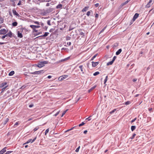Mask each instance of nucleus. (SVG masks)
<instances>
[{"instance_id": "obj_1", "label": "nucleus", "mask_w": 154, "mask_h": 154, "mask_svg": "<svg viewBox=\"0 0 154 154\" xmlns=\"http://www.w3.org/2000/svg\"><path fill=\"white\" fill-rule=\"evenodd\" d=\"M93 116V115H92L86 118L84 122H82L81 123L79 124V125H84L86 124V123L88 121H90L91 120H94L95 119L94 118H92Z\"/></svg>"}, {"instance_id": "obj_2", "label": "nucleus", "mask_w": 154, "mask_h": 154, "mask_svg": "<svg viewBox=\"0 0 154 154\" xmlns=\"http://www.w3.org/2000/svg\"><path fill=\"white\" fill-rule=\"evenodd\" d=\"M48 62L47 61H41L38 63L37 64L35 65L38 67L41 68L44 66L45 64H48Z\"/></svg>"}, {"instance_id": "obj_3", "label": "nucleus", "mask_w": 154, "mask_h": 154, "mask_svg": "<svg viewBox=\"0 0 154 154\" xmlns=\"http://www.w3.org/2000/svg\"><path fill=\"white\" fill-rule=\"evenodd\" d=\"M44 72V71L43 70H41L38 71H36L34 72H32L31 73L32 74H41L43 73Z\"/></svg>"}, {"instance_id": "obj_4", "label": "nucleus", "mask_w": 154, "mask_h": 154, "mask_svg": "<svg viewBox=\"0 0 154 154\" xmlns=\"http://www.w3.org/2000/svg\"><path fill=\"white\" fill-rule=\"evenodd\" d=\"M8 32V30H6L5 29H2L0 30V35H5Z\"/></svg>"}, {"instance_id": "obj_5", "label": "nucleus", "mask_w": 154, "mask_h": 154, "mask_svg": "<svg viewBox=\"0 0 154 154\" xmlns=\"http://www.w3.org/2000/svg\"><path fill=\"white\" fill-rule=\"evenodd\" d=\"M36 138H37V137H35L32 140V139H30L28 140L26 142L24 143L23 144V145H24L26 144H28L30 142H31V143H33V142H34Z\"/></svg>"}, {"instance_id": "obj_6", "label": "nucleus", "mask_w": 154, "mask_h": 154, "mask_svg": "<svg viewBox=\"0 0 154 154\" xmlns=\"http://www.w3.org/2000/svg\"><path fill=\"white\" fill-rule=\"evenodd\" d=\"M67 77H68L67 75H63L61 76H60L58 78V80L59 81H62L64 79L66 78Z\"/></svg>"}, {"instance_id": "obj_7", "label": "nucleus", "mask_w": 154, "mask_h": 154, "mask_svg": "<svg viewBox=\"0 0 154 154\" xmlns=\"http://www.w3.org/2000/svg\"><path fill=\"white\" fill-rule=\"evenodd\" d=\"M131 0H127L125 2L122 3L120 6L119 8H122L123 6L127 4Z\"/></svg>"}, {"instance_id": "obj_8", "label": "nucleus", "mask_w": 154, "mask_h": 154, "mask_svg": "<svg viewBox=\"0 0 154 154\" xmlns=\"http://www.w3.org/2000/svg\"><path fill=\"white\" fill-rule=\"evenodd\" d=\"M139 15V14L138 13L135 14L132 19L133 22H134L136 20V19L138 17Z\"/></svg>"}, {"instance_id": "obj_9", "label": "nucleus", "mask_w": 154, "mask_h": 154, "mask_svg": "<svg viewBox=\"0 0 154 154\" xmlns=\"http://www.w3.org/2000/svg\"><path fill=\"white\" fill-rule=\"evenodd\" d=\"M12 12L15 15H16L17 16L19 17L20 15L19 14L16 12V11L15 9H13L12 10Z\"/></svg>"}, {"instance_id": "obj_10", "label": "nucleus", "mask_w": 154, "mask_h": 154, "mask_svg": "<svg viewBox=\"0 0 154 154\" xmlns=\"http://www.w3.org/2000/svg\"><path fill=\"white\" fill-rule=\"evenodd\" d=\"M92 66L93 67H95L99 63L98 62H94V61H92L91 62Z\"/></svg>"}, {"instance_id": "obj_11", "label": "nucleus", "mask_w": 154, "mask_h": 154, "mask_svg": "<svg viewBox=\"0 0 154 154\" xmlns=\"http://www.w3.org/2000/svg\"><path fill=\"white\" fill-rule=\"evenodd\" d=\"M17 36L20 38H22L23 37V35L20 32V31H17Z\"/></svg>"}, {"instance_id": "obj_12", "label": "nucleus", "mask_w": 154, "mask_h": 154, "mask_svg": "<svg viewBox=\"0 0 154 154\" xmlns=\"http://www.w3.org/2000/svg\"><path fill=\"white\" fill-rule=\"evenodd\" d=\"M53 11V9L51 8H49L48 9H47L46 10V12L47 13H49Z\"/></svg>"}, {"instance_id": "obj_13", "label": "nucleus", "mask_w": 154, "mask_h": 154, "mask_svg": "<svg viewBox=\"0 0 154 154\" xmlns=\"http://www.w3.org/2000/svg\"><path fill=\"white\" fill-rule=\"evenodd\" d=\"M6 151V147L3 148L0 151V154H3Z\"/></svg>"}, {"instance_id": "obj_14", "label": "nucleus", "mask_w": 154, "mask_h": 154, "mask_svg": "<svg viewBox=\"0 0 154 154\" xmlns=\"http://www.w3.org/2000/svg\"><path fill=\"white\" fill-rule=\"evenodd\" d=\"M97 86L96 85H95L93 87H91L90 89L88 91V92H90L92 91Z\"/></svg>"}, {"instance_id": "obj_15", "label": "nucleus", "mask_w": 154, "mask_h": 154, "mask_svg": "<svg viewBox=\"0 0 154 154\" xmlns=\"http://www.w3.org/2000/svg\"><path fill=\"white\" fill-rule=\"evenodd\" d=\"M122 50L121 49H119L116 52V54L117 55H119L122 52Z\"/></svg>"}, {"instance_id": "obj_16", "label": "nucleus", "mask_w": 154, "mask_h": 154, "mask_svg": "<svg viewBox=\"0 0 154 154\" xmlns=\"http://www.w3.org/2000/svg\"><path fill=\"white\" fill-rule=\"evenodd\" d=\"M153 3H149V2L146 5V8H149L150 7V6L153 4Z\"/></svg>"}, {"instance_id": "obj_17", "label": "nucleus", "mask_w": 154, "mask_h": 154, "mask_svg": "<svg viewBox=\"0 0 154 154\" xmlns=\"http://www.w3.org/2000/svg\"><path fill=\"white\" fill-rule=\"evenodd\" d=\"M89 8V7L86 6L82 10V12H85Z\"/></svg>"}, {"instance_id": "obj_18", "label": "nucleus", "mask_w": 154, "mask_h": 154, "mask_svg": "<svg viewBox=\"0 0 154 154\" xmlns=\"http://www.w3.org/2000/svg\"><path fill=\"white\" fill-rule=\"evenodd\" d=\"M8 36L10 38H11L12 37V33L11 31H10L8 33H7Z\"/></svg>"}, {"instance_id": "obj_19", "label": "nucleus", "mask_w": 154, "mask_h": 154, "mask_svg": "<svg viewBox=\"0 0 154 154\" xmlns=\"http://www.w3.org/2000/svg\"><path fill=\"white\" fill-rule=\"evenodd\" d=\"M79 68L80 69L81 71L82 72V73L83 74L84 73V72L83 71V66L82 65H80L79 67Z\"/></svg>"}, {"instance_id": "obj_20", "label": "nucleus", "mask_w": 154, "mask_h": 154, "mask_svg": "<svg viewBox=\"0 0 154 154\" xmlns=\"http://www.w3.org/2000/svg\"><path fill=\"white\" fill-rule=\"evenodd\" d=\"M62 7L63 5L62 4H59L56 6V8L57 9L61 8Z\"/></svg>"}, {"instance_id": "obj_21", "label": "nucleus", "mask_w": 154, "mask_h": 154, "mask_svg": "<svg viewBox=\"0 0 154 154\" xmlns=\"http://www.w3.org/2000/svg\"><path fill=\"white\" fill-rule=\"evenodd\" d=\"M49 34V33L48 32H45L44 34L40 36V37H46Z\"/></svg>"}, {"instance_id": "obj_22", "label": "nucleus", "mask_w": 154, "mask_h": 154, "mask_svg": "<svg viewBox=\"0 0 154 154\" xmlns=\"http://www.w3.org/2000/svg\"><path fill=\"white\" fill-rule=\"evenodd\" d=\"M7 83L6 82L2 83L1 84V85H0V87H4V86H5L7 85Z\"/></svg>"}, {"instance_id": "obj_23", "label": "nucleus", "mask_w": 154, "mask_h": 154, "mask_svg": "<svg viewBox=\"0 0 154 154\" xmlns=\"http://www.w3.org/2000/svg\"><path fill=\"white\" fill-rule=\"evenodd\" d=\"M113 62H114L113 61V60H112L111 61L107 63L106 65L107 66L111 65L113 64Z\"/></svg>"}, {"instance_id": "obj_24", "label": "nucleus", "mask_w": 154, "mask_h": 154, "mask_svg": "<svg viewBox=\"0 0 154 154\" xmlns=\"http://www.w3.org/2000/svg\"><path fill=\"white\" fill-rule=\"evenodd\" d=\"M14 73V71H11V72H10L9 73V76H12L13 75Z\"/></svg>"}, {"instance_id": "obj_25", "label": "nucleus", "mask_w": 154, "mask_h": 154, "mask_svg": "<svg viewBox=\"0 0 154 154\" xmlns=\"http://www.w3.org/2000/svg\"><path fill=\"white\" fill-rule=\"evenodd\" d=\"M17 25V22H14L12 23V25L14 26H16Z\"/></svg>"}, {"instance_id": "obj_26", "label": "nucleus", "mask_w": 154, "mask_h": 154, "mask_svg": "<svg viewBox=\"0 0 154 154\" xmlns=\"http://www.w3.org/2000/svg\"><path fill=\"white\" fill-rule=\"evenodd\" d=\"M91 12H92V11L90 10L89 11L87 12L86 15L87 16H89L90 15Z\"/></svg>"}, {"instance_id": "obj_27", "label": "nucleus", "mask_w": 154, "mask_h": 154, "mask_svg": "<svg viewBox=\"0 0 154 154\" xmlns=\"http://www.w3.org/2000/svg\"><path fill=\"white\" fill-rule=\"evenodd\" d=\"M9 119L8 118H6L4 123V125H5L7 123Z\"/></svg>"}, {"instance_id": "obj_28", "label": "nucleus", "mask_w": 154, "mask_h": 154, "mask_svg": "<svg viewBox=\"0 0 154 154\" xmlns=\"http://www.w3.org/2000/svg\"><path fill=\"white\" fill-rule=\"evenodd\" d=\"M100 72H96L93 74L94 76H96L97 75L99 74Z\"/></svg>"}, {"instance_id": "obj_29", "label": "nucleus", "mask_w": 154, "mask_h": 154, "mask_svg": "<svg viewBox=\"0 0 154 154\" xmlns=\"http://www.w3.org/2000/svg\"><path fill=\"white\" fill-rule=\"evenodd\" d=\"M136 128L135 126H131V129L132 131H133Z\"/></svg>"}, {"instance_id": "obj_30", "label": "nucleus", "mask_w": 154, "mask_h": 154, "mask_svg": "<svg viewBox=\"0 0 154 154\" xmlns=\"http://www.w3.org/2000/svg\"><path fill=\"white\" fill-rule=\"evenodd\" d=\"M97 54H95L91 59V60H94V59L97 56Z\"/></svg>"}, {"instance_id": "obj_31", "label": "nucleus", "mask_w": 154, "mask_h": 154, "mask_svg": "<svg viewBox=\"0 0 154 154\" xmlns=\"http://www.w3.org/2000/svg\"><path fill=\"white\" fill-rule=\"evenodd\" d=\"M136 134H134V133L133 134L132 136L130 138H131V139H134V137L136 136Z\"/></svg>"}, {"instance_id": "obj_32", "label": "nucleus", "mask_w": 154, "mask_h": 154, "mask_svg": "<svg viewBox=\"0 0 154 154\" xmlns=\"http://www.w3.org/2000/svg\"><path fill=\"white\" fill-rule=\"evenodd\" d=\"M131 103V102L130 101H128L126 102L125 103V104L126 105H129Z\"/></svg>"}, {"instance_id": "obj_33", "label": "nucleus", "mask_w": 154, "mask_h": 154, "mask_svg": "<svg viewBox=\"0 0 154 154\" xmlns=\"http://www.w3.org/2000/svg\"><path fill=\"white\" fill-rule=\"evenodd\" d=\"M118 43H115L113 45V48H115L116 47H117L118 46Z\"/></svg>"}, {"instance_id": "obj_34", "label": "nucleus", "mask_w": 154, "mask_h": 154, "mask_svg": "<svg viewBox=\"0 0 154 154\" xmlns=\"http://www.w3.org/2000/svg\"><path fill=\"white\" fill-rule=\"evenodd\" d=\"M107 79H108V76H106L105 78V79L104 80V84H105L106 83V81H107Z\"/></svg>"}, {"instance_id": "obj_35", "label": "nucleus", "mask_w": 154, "mask_h": 154, "mask_svg": "<svg viewBox=\"0 0 154 154\" xmlns=\"http://www.w3.org/2000/svg\"><path fill=\"white\" fill-rule=\"evenodd\" d=\"M79 35H82V37L83 36H84V33L82 32H80V33H79Z\"/></svg>"}, {"instance_id": "obj_36", "label": "nucleus", "mask_w": 154, "mask_h": 154, "mask_svg": "<svg viewBox=\"0 0 154 154\" xmlns=\"http://www.w3.org/2000/svg\"><path fill=\"white\" fill-rule=\"evenodd\" d=\"M19 29L20 30L19 31H20V32L22 33V32L23 31V28H20Z\"/></svg>"}, {"instance_id": "obj_37", "label": "nucleus", "mask_w": 154, "mask_h": 154, "mask_svg": "<svg viewBox=\"0 0 154 154\" xmlns=\"http://www.w3.org/2000/svg\"><path fill=\"white\" fill-rule=\"evenodd\" d=\"M4 20L2 19V18L0 17V23H2L3 22Z\"/></svg>"}, {"instance_id": "obj_38", "label": "nucleus", "mask_w": 154, "mask_h": 154, "mask_svg": "<svg viewBox=\"0 0 154 154\" xmlns=\"http://www.w3.org/2000/svg\"><path fill=\"white\" fill-rule=\"evenodd\" d=\"M80 148V146H79L75 150V151L76 152H78L79 151V149Z\"/></svg>"}, {"instance_id": "obj_39", "label": "nucleus", "mask_w": 154, "mask_h": 154, "mask_svg": "<svg viewBox=\"0 0 154 154\" xmlns=\"http://www.w3.org/2000/svg\"><path fill=\"white\" fill-rule=\"evenodd\" d=\"M20 122H18L15 123L14 125H20Z\"/></svg>"}, {"instance_id": "obj_40", "label": "nucleus", "mask_w": 154, "mask_h": 154, "mask_svg": "<svg viewBox=\"0 0 154 154\" xmlns=\"http://www.w3.org/2000/svg\"><path fill=\"white\" fill-rule=\"evenodd\" d=\"M30 27H31L33 29H34V28H35V25H30Z\"/></svg>"}, {"instance_id": "obj_41", "label": "nucleus", "mask_w": 154, "mask_h": 154, "mask_svg": "<svg viewBox=\"0 0 154 154\" xmlns=\"http://www.w3.org/2000/svg\"><path fill=\"white\" fill-rule=\"evenodd\" d=\"M106 27H104L100 31V33L103 32L104 31V30L106 29Z\"/></svg>"}, {"instance_id": "obj_42", "label": "nucleus", "mask_w": 154, "mask_h": 154, "mask_svg": "<svg viewBox=\"0 0 154 154\" xmlns=\"http://www.w3.org/2000/svg\"><path fill=\"white\" fill-rule=\"evenodd\" d=\"M33 22L36 24H37L38 25H40V23L38 21H33Z\"/></svg>"}, {"instance_id": "obj_43", "label": "nucleus", "mask_w": 154, "mask_h": 154, "mask_svg": "<svg viewBox=\"0 0 154 154\" xmlns=\"http://www.w3.org/2000/svg\"><path fill=\"white\" fill-rule=\"evenodd\" d=\"M49 129H47L45 131V134L46 135L49 132Z\"/></svg>"}, {"instance_id": "obj_44", "label": "nucleus", "mask_w": 154, "mask_h": 154, "mask_svg": "<svg viewBox=\"0 0 154 154\" xmlns=\"http://www.w3.org/2000/svg\"><path fill=\"white\" fill-rule=\"evenodd\" d=\"M7 87V86H5L4 88H3L2 89V92H3L5 90V88Z\"/></svg>"}, {"instance_id": "obj_45", "label": "nucleus", "mask_w": 154, "mask_h": 154, "mask_svg": "<svg viewBox=\"0 0 154 154\" xmlns=\"http://www.w3.org/2000/svg\"><path fill=\"white\" fill-rule=\"evenodd\" d=\"M47 24H48V25H49L50 26L51 25L50 20H48L47 21Z\"/></svg>"}, {"instance_id": "obj_46", "label": "nucleus", "mask_w": 154, "mask_h": 154, "mask_svg": "<svg viewBox=\"0 0 154 154\" xmlns=\"http://www.w3.org/2000/svg\"><path fill=\"white\" fill-rule=\"evenodd\" d=\"M70 38H71L69 36H67V37H66V40H70Z\"/></svg>"}, {"instance_id": "obj_47", "label": "nucleus", "mask_w": 154, "mask_h": 154, "mask_svg": "<svg viewBox=\"0 0 154 154\" xmlns=\"http://www.w3.org/2000/svg\"><path fill=\"white\" fill-rule=\"evenodd\" d=\"M39 128L38 127H37L34 129V131H37Z\"/></svg>"}, {"instance_id": "obj_48", "label": "nucleus", "mask_w": 154, "mask_h": 154, "mask_svg": "<svg viewBox=\"0 0 154 154\" xmlns=\"http://www.w3.org/2000/svg\"><path fill=\"white\" fill-rule=\"evenodd\" d=\"M136 119H137V118H135L134 119H133L131 121V122L132 123V122H134L136 120Z\"/></svg>"}, {"instance_id": "obj_49", "label": "nucleus", "mask_w": 154, "mask_h": 154, "mask_svg": "<svg viewBox=\"0 0 154 154\" xmlns=\"http://www.w3.org/2000/svg\"><path fill=\"white\" fill-rule=\"evenodd\" d=\"M74 29V28L72 27L71 26H70L69 28V31H71L72 30Z\"/></svg>"}, {"instance_id": "obj_50", "label": "nucleus", "mask_w": 154, "mask_h": 154, "mask_svg": "<svg viewBox=\"0 0 154 154\" xmlns=\"http://www.w3.org/2000/svg\"><path fill=\"white\" fill-rule=\"evenodd\" d=\"M116 56H114L113 57V59H112V60H113V61L114 62V61L115 60H116Z\"/></svg>"}, {"instance_id": "obj_51", "label": "nucleus", "mask_w": 154, "mask_h": 154, "mask_svg": "<svg viewBox=\"0 0 154 154\" xmlns=\"http://www.w3.org/2000/svg\"><path fill=\"white\" fill-rule=\"evenodd\" d=\"M59 112H60V111H58V112H57L55 114H54V115L55 116H57L59 113Z\"/></svg>"}, {"instance_id": "obj_52", "label": "nucleus", "mask_w": 154, "mask_h": 154, "mask_svg": "<svg viewBox=\"0 0 154 154\" xmlns=\"http://www.w3.org/2000/svg\"><path fill=\"white\" fill-rule=\"evenodd\" d=\"M48 28V26H45L44 27H43V29H45V30H46H46H47V29Z\"/></svg>"}, {"instance_id": "obj_53", "label": "nucleus", "mask_w": 154, "mask_h": 154, "mask_svg": "<svg viewBox=\"0 0 154 154\" xmlns=\"http://www.w3.org/2000/svg\"><path fill=\"white\" fill-rule=\"evenodd\" d=\"M116 109H113V110H112V111H111L110 112V113L111 114H112L114 112L116 111Z\"/></svg>"}, {"instance_id": "obj_54", "label": "nucleus", "mask_w": 154, "mask_h": 154, "mask_svg": "<svg viewBox=\"0 0 154 154\" xmlns=\"http://www.w3.org/2000/svg\"><path fill=\"white\" fill-rule=\"evenodd\" d=\"M21 5V1L20 0L19 1V2L17 4L18 5Z\"/></svg>"}, {"instance_id": "obj_55", "label": "nucleus", "mask_w": 154, "mask_h": 154, "mask_svg": "<svg viewBox=\"0 0 154 154\" xmlns=\"http://www.w3.org/2000/svg\"><path fill=\"white\" fill-rule=\"evenodd\" d=\"M99 16V15L97 13L95 15V17L96 18H98Z\"/></svg>"}, {"instance_id": "obj_56", "label": "nucleus", "mask_w": 154, "mask_h": 154, "mask_svg": "<svg viewBox=\"0 0 154 154\" xmlns=\"http://www.w3.org/2000/svg\"><path fill=\"white\" fill-rule=\"evenodd\" d=\"M35 28H39L40 27V26L37 25H35Z\"/></svg>"}, {"instance_id": "obj_57", "label": "nucleus", "mask_w": 154, "mask_h": 154, "mask_svg": "<svg viewBox=\"0 0 154 154\" xmlns=\"http://www.w3.org/2000/svg\"><path fill=\"white\" fill-rule=\"evenodd\" d=\"M25 87H26V86L23 85V86H22L21 87V89H23L24 88H25Z\"/></svg>"}, {"instance_id": "obj_58", "label": "nucleus", "mask_w": 154, "mask_h": 154, "mask_svg": "<svg viewBox=\"0 0 154 154\" xmlns=\"http://www.w3.org/2000/svg\"><path fill=\"white\" fill-rule=\"evenodd\" d=\"M34 105L33 104H30L29 106V107L30 108L32 107Z\"/></svg>"}, {"instance_id": "obj_59", "label": "nucleus", "mask_w": 154, "mask_h": 154, "mask_svg": "<svg viewBox=\"0 0 154 154\" xmlns=\"http://www.w3.org/2000/svg\"><path fill=\"white\" fill-rule=\"evenodd\" d=\"M74 128V127H73V128H71V129H68V130H66V132L69 131H70V130H72V128Z\"/></svg>"}, {"instance_id": "obj_60", "label": "nucleus", "mask_w": 154, "mask_h": 154, "mask_svg": "<svg viewBox=\"0 0 154 154\" xmlns=\"http://www.w3.org/2000/svg\"><path fill=\"white\" fill-rule=\"evenodd\" d=\"M99 3H96V4L95 5V6L96 7H97L99 6Z\"/></svg>"}, {"instance_id": "obj_61", "label": "nucleus", "mask_w": 154, "mask_h": 154, "mask_svg": "<svg viewBox=\"0 0 154 154\" xmlns=\"http://www.w3.org/2000/svg\"><path fill=\"white\" fill-rule=\"evenodd\" d=\"M35 28H34V29H33V31H34L35 32H37L38 31V30H36Z\"/></svg>"}, {"instance_id": "obj_62", "label": "nucleus", "mask_w": 154, "mask_h": 154, "mask_svg": "<svg viewBox=\"0 0 154 154\" xmlns=\"http://www.w3.org/2000/svg\"><path fill=\"white\" fill-rule=\"evenodd\" d=\"M40 25H41L42 26H43L44 25V23H40Z\"/></svg>"}, {"instance_id": "obj_63", "label": "nucleus", "mask_w": 154, "mask_h": 154, "mask_svg": "<svg viewBox=\"0 0 154 154\" xmlns=\"http://www.w3.org/2000/svg\"><path fill=\"white\" fill-rule=\"evenodd\" d=\"M71 43L70 42H68L67 43V44L69 46H70L71 45Z\"/></svg>"}, {"instance_id": "obj_64", "label": "nucleus", "mask_w": 154, "mask_h": 154, "mask_svg": "<svg viewBox=\"0 0 154 154\" xmlns=\"http://www.w3.org/2000/svg\"><path fill=\"white\" fill-rule=\"evenodd\" d=\"M5 38V35H3V36H2V37L1 38H2V39H4V38Z\"/></svg>"}]
</instances>
